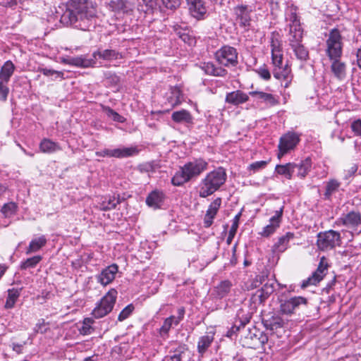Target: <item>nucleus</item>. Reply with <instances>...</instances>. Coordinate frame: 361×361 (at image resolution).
Returning <instances> with one entry per match:
<instances>
[{
  "instance_id": "69168bd1",
  "label": "nucleus",
  "mask_w": 361,
  "mask_h": 361,
  "mask_svg": "<svg viewBox=\"0 0 361 361\" xmlns=\"http://www.w3.org/2000/svg\"><path fill=\"white\" fill-rule=\"evenodd\" d=\"M42 73L44 75H47V76H50L54 74H56L59 77H62L63 75L62 72L54 71L51 69H47V68L43 69Z\"/></svg>"
},
{
  "instance_id": "c85d7f7f",
  "label": "nucleus",
  "mask_w": 361,
  "mask_h": 361,
  "mask_svg": "<svg viewBox=\"0 0 361 361\" xmlns=\"http://www.w3.org/2000/svg\"><path fill=\"white\" fill-rule=\"evenodd\" d=\"M202 69L206 74L214 76L224 77L227 73L226 70L222 68L215 67L212 63H204L202 66Z\"/></svg>"
},
{
  "instance_id": "0eeeda50",
  "label": "nucleus",
  "mask_w": 361,
  "mask_h": 361,
  "mask_svg": "<svg viewBox=\"0 0 361 361\" xmlns=\"http://www.w3.org/2000/svg\"><path fill=\"white\" fill-rule=\"evenodd\" d=\"M329 264L326 259L322 257L320 259L317 269L307 279L303 280L301 284L302 288H305L310 286H316L326 276L328 271Z\"/></svg>"
},
{
  "instance_id": "c03bdc74",
  "label": "nucleus",
  "mask_w": 361,
  "mask_h": 361,
  "mask_svg": "<svg viewBox=\"0 0 361 361\" xmlns=\"http://www.w3.org/2000/svg\"><path fill=\"white\" fill-rule=\"evenodd\" d=\"M42 259V257L40 255L30 257L21 263L20 269H27L28 268H34L40 262Z\"/></svg>"
},
{
  "instance_id": "603ef678",
  "label": "nucleus",
  "mask_w": 361,
  "mask_h": 361,
  "mask_svg": "<svg viewBox=\"0 0 361 361\" xmlns=\"http://www.w3.org/2000/svg\"><path fill=\"white\" fill-rule=\"evenodd\" d=\"M293 51L299 59L306 60L308 57V51L305 47H294Z\"/></svg>"
},
{
  "instance_id": "f3484780",
  "label": "nucleus",
  "mask_w": 361,
  "mask_h": 361,
  "mask_svg": "<svg viewBox=\"0 0 361 361\" xmlns=\"http://www.w3.org/2000/svg\"><path fill=\"white\" fill-rule=\"evenodd\" d=\"M283 214V207L280 210L276 211V214L270 219V223L265 227H264L262 232L259 234L264 237H269L273 234L277 228L279 227L281 218Z\"/></svg>"
},
{
  "instance_id": "dca6fc26",
  "label": "nucleus",
  "mask_w": 361,
  "mask_h": 361,
  "mask_svg": "<svg viewBox=\"0 0 361 361\" xmlns=\"http://www.w3.org/2000/svg\"><path fill=\"white\" fill-rule=\"evenodd\" d=\"M221 204V198H216L211 204L206 212L204 219V224L206 228H209L213 223V219L216 216Z\"/></svg>"
},
{
  "instance_id": "2eb2a0df",
  "label": "nucleus",
  "mask_w": 361,
  "mask_h": 361,
  "mask_svg": "<svg viewBox=\"0 0 361 361\" xmlns=\"http://www.w3.org/2000/svg\"><path fill=\"white\" fill-rule=\"evenodd\" d=\"M190 14L197 19H202L207 13L203 0H187Z\"/></svg>"
},
{
  "instance_id": "bb28decb",
  "label": "nucleus",
  "mask_w": 361,
  "mask_h": 361,
  "mask_svg": "<svg viewBox=\"0 0 361 361\" xmlns=\"http://www.w3.org/2000/svg\"><path fill=\"white\" fill-rule=\"evenodd\" d=\"M171 118L174 122L178 123H190L192 121L190 113L185 109L174 111L171 114Z\"/></svg>"
},
{
  "instance_id": "052dcab7",
  "label": "nucleus",
  "mask_w": 361,
  "mask_h": 361,
  "mask_svg": "<svg viewBox=\"0 0 361 361\" xmlns=\"http://www.w3.org/2000/svg\"><path fill=\"white\" fill-rule=\"evenodd\" d=\"M90 319H85L83 322L82 326L80 329V332L83 335H87L90 334Z\"/></svg>"
},
{
  "instance_id": "ea45409f",
  "label": "nucleus",
  "mask_w": 361,
  "mask_h": 361,
  "mask_svg": "<svg viewBox=\"0 0 361 361\" xmlns=\"http://www.w3.org/2000/svg\"><path fill=\"white\" fill-rule=\"evenodd\" d=\"M340 187V183L334 179L330 180L326 183V191L324 194L325 199H330L332 194L336 192Z\"/></svg>"
},
{
  "instance_id": "423d86ee",
  "label": "nucleus",
  "mask_w": 361,
  "mask_h": 361,
  "mask_svg": "<svg viewBox=\"0 0 361 361\" xmlns=\"http://www.w3.org/2000/svg\"><path fill=\"white\" fill-rule=\"evenodd\" d=\"M341 243L340 233L329 230L317 234V245L322 251L332 250Z\"/></svg>"
},
{
  "instance_id": "5701e85b",
  "label": "nucleus",
  "mask_w": 361,
  "mask_h": 361,
  "mask_svg": "<svg viewBox=\"0 0 361 361\" xmlns=\"http://www.w3.org/2000/svg\"><path fill=\"white\" fill-rule=\"evenodd\" d=\"M294 238V233L292 232H287L285 235L279 238L273 246L274 252H283L288 247L290 240Z\"/></svg>"
},
{
  "instance_id": "1a4fd4ad",
  "label": "nucleus",
  "mask_w": 361,
  "mask_h": 361,
  "mask_svg": "<svg viewBox=\"0 0 361 361\" xmlns=\"http://www.w3.org/2000/svg\"><path fill=\"white\" fill-rule=\"evenodd\" d=\"M215 57L219 63L226 66L238 63V53L233 47H221L216 51Z\"/></svg>"
},
{
  "instance_id": "6ab92c4d",
  "label": "nucleus",
  "mask_w": 361,
  "mask_h": 361,
  "mask_svg": "<svg viewBox=\"0 0 361 361\" xmlns=\"http://www.w3.org/2000/svg\"><path fill=\"white\" fill-rule=\"evenodd\" d=\"M248 99L249 97L247 94L240 90H236L228 93L225 101L226 103L237 106L246 102Z\"/></svg>"
},
{
  "instance_id": "2f4dec72",
  "label": "nucleus",
  "mask_w": 361,
  "mask_h": 361,
  "mask_svg": "<svg viewBox=\"0 0 361 361\" xmlns=\"http://www.w3.org/2000/svg\"><path fill=\"white\" fill-rule=\"evenodd\" d=\"M15 69L13 63L11 61H7L1 68L0 71V80L8 82L11 76L13 75Z\"/></svg>"
},
{
  "instance_id": "20e7f679",
  "label": "nucleus",
  "mask_w": 361,
  "mask_h": 361,
  "mask_svg": "<svg viewBox=\"0 0 361 361\" xmlns=\"http://www.w3.org/2000/svg\"><path fill=\"white\" fill-rule=\"evenodd\" d=\"M267 341V335L255 327L243 332L240 338V342L243 347L252 349L263 347Z\"/></svg>"
},
{
  "instance_id": "3c124183",
  "label": "nucleus",
  "mask_w": 361,
  "mask_h": 361,
  "mask_svg": "<svg viewBox=\"0 0 361 361\" xmlns=\"http://www.w3.org/2000/svg\"><path fill=\"white\" fill-rule=\"evenodd\" d=\"M341 37L338 30H333L329 35V37L327 40V45H335L336 44H341Z\"/></svg>"
},
{
  "instance_id": "f704fd0d",
  "label": "nucleus",
  "mask_w": 361,
  "mask_h": 361,
  "mask_svg": "<svg viewBox=\"0 0 361 361\" xmlns=\"http://www.w3.org/2000/svg\"><path fill=\"white\" fill-rule=\"evenodd\" d=\"M312 163L310 158L305 159L299 164H296L295 169L298 170V176L304 178L308 173L311 169Z\"/></svg>"
},
{
  "instance_id": "a878e982",
  "label": "nucleus",
  "mask_w": 361,
  "mask_h": 361,
  "mask_svg": "<svg viewBox=\"0 0 361 361\" xmlns=\"http://www.w3.org/2000/svg\"><path fill=\"white\" fill-rule=\"evenodd\" d=\"M47 240L44 235H40L37 238H33L27 247L25 253L29 255L30 253L36 252L42 248L47 244Z\"/></svg>"
},
{
  "instance_id": "4be33fe9",
  "label": "nucleus",
  "mask_w": 361,
  "mask_h": 361,
  "mask_svg": "<svg viewBox=\"0 0 361 361\" xmlns=\"http://www.w3.org/2000/svg\"><path fill=\"white\" fill-rule=\"evenodd\" d=\"M250 94L256 97L262 103H264L268 106H273L279 103L278 99L271 94L264 92L253 91Z\"/></svg>"
},
{
  "instance_id": "338daca9",
  "label": "nucleus",
  "mask_w": 361,
  "mask_h": 361,
  "mask_svg": "<svg viewBox=\"0 0 361 361\" xmlns=\"http://www.w3.org/2000/svg\"><path fill=\"white\" fill-rule=\"evenodd\" d=\"M178 317H175L176 319V326L178 325L180 321L183 320L185 314V308L184 307H180L178 310Z\"/></svg>"
},
{
  "instance_id": "09e8293b",
  "label": "nucleus",
  "mask_w": 361,
  "mask_h": 361,
  "mask_svg": "<svg viewBox=\"0 0 361 361\" xmlns=\"http://www.w3.org/2000/svg\"><path fill=\"white\" fill-rule=\"evenodd\" d=\"M173 324L176 325L175 317L171 316L166 318L164 320L163 325L160 328V334H167Z\"/></svg>"
},
{
  "instance_id": "7c9ffc66",
  "label": "nucleus",
  "mask_w": 361,
  "mask_h": 361,
  "mask_svg": "<svg viewBox=\"0 0 361 361\" xmlns=\"http://www.w3.org/2000/svg\"><path fill=\"white\" fill-rule=\"evenodd\" d=\"M171 95L167 98V101L171 107L179 105L183 101V94L178 87L171 88Z\"/></svg>"
},
{
  "instance_id": "a211bd4d",
  "label": "nucleus",
  "mask_w": 361,
  "mask_h": 361,
  "mask_svg": "<svg viewBox=\"0 0 361 361\" xmlns=\"http://www.w3.org/2000/svg\"><path fill=\"white\" fill-rule=\"evenodd\" d=\"M236 20L242 27H248L250 25V11L245 6H238L235 8Z\"/></svg>"
},
{
  "instance_id": "a19ab883",
  "label": "nucleus",
  "mask_w": 361,
  "mask_h": 361,
  "mask_svg": "<svg viewBox=\"0 0 361 361\" xmlns=\"http://www.w3.org/2000/svg\"><path fill=\"white\" fill-rule=\"evenodd\" d=\"M271 57L274 68L283 65V54L281 47H273L271 49Z\"/></svg>"
},
{
  "instance_id": "ddd939ff",
  "label": "nucleus",
  "mask_w": 361,
  "mask_h": 361,
  "mask_svg": "<svg viewBox=\"0 0 361 361\" xmlns=\"http://www.w3.org/2000/svg\"><path fill=\"white\" fill-rule=\"evenodd\" d=\"M118 271V267L116 264L108 266L97 276V281L103 286L111 283L114 280Z\"/></svg>"
},
{
  "instance_id": "6e6552de",
  "label": "nucleus",
  "mask_w": 361,
  "mask_h": 361,
  "mask_svg": "<svg viewBox=\"0 0 361 361\" xmlns=\"http://www.w3.org/2000/svg\"><path fill=\"white\" fill-rule=\"evenodd\" d=\"M300 141L299 135L293 132L284 134L279 140L278 157L281 159L284 154L293 150Z\"/></svg>"
},
{
  "instance_id": "aec40b11",
  "label": "nucleus",
  "mask_w": 361,
  "mask_h": 361,
  "mask_svg": "<svg viewBox=\"0 0 361 361\" xmlns=\"http://www.w3.org/2000/svg\"><path fill=\"white\" fill-rule=\"evenodd\" d=\"M164 198L165 195L163 192L154 190L149 194L146 199V203L154 209H158L163 204Z\"/></svg>"
},
{
  "instance_id": "bf43d9fd",
  "label": "nucleus",
  "mask_w": 361,
  "mask_h": 361,
  "mask_svg": "<svg viewBox=\"0 0 361 361\" xmlns=\"http://www.w3.org/2000/svg\"><path fill=\"white\" fill-rule=\"evenodd\" d=\"M162 3L166 8L173 10L179 7L180 0H162Z\"/></svg>"
},
{
  "instance_id": "8fccbe9b",
  "label": "nucleus",
  "mask_w": 361,
  "mask_h": 361,
  "mask_svg": "<svg viewBox=\"0 0 361 361\" xmlns=\"http://www.w3.org/2000/svg\"><path fill=\"white\" fill-rule=\"evenodd\" d=\"M250 322L248 318H245L244 320L236 321L235 324L231 327V329L227 332V336L231 337L233 334L240 331L241 327H244L246 324Z\"/></svg>"
},
{
  "instance_id": "5fc2aeb1",
  "label": "nucleus",
  "mask_w": 361,
  "mask_h": 361,
  "mask_svg": "<svg viewBox=\"0 0 361 361\" xmlns=\"http://www.w3.org/2000/svg\"><path fill=\"white\" fill-rule=\"evenodd\" d=\"M268 164L267 161H258L252 163L248 166V170L252 171L254 173L259 171L260 169H264Z\"/></svg>"
},
{
  "instance_id": "7ed1b4c3",
  "label": "nucleus",
  "mask_w": 361,
  "mask_h": 361,
  "mask_svg": "<svg viewBox=\"0 0 361 361\" xmlns=\"http://www.w3.org/2000/svg\"><path fill=\"white\" fill-rule=\"evenodd\" d=\"M208 164L203 159H196L185 164L171 179L173 185L180 186L200 176L207 169Z\"/></svg>"
},
{
  "instance_id": "680f3d73",
  "label": "nucleus",
  "mask_w": 361,
  "mask_h": 361,
  "mask_svg": "<svg viewBox=\"0 0 361 361\" xmlns=\"http://www.w3.org/2000/svg\"><path fill=\"white\" fill-rule=\"evenodd\" d=\"M351 128L355 135L361 136V120L357 119L353 121L351 124Z\"/></svg>"
},
{
  "instance_id": "f257e3e1",
  "label": "nucleus",
  "mask_w": 361,
  "mask_h": 361,
  "mask_svg": "<svg viewBox=\"0 0 361 361\" xmlns=\"http://www.w3.org/2000/svg\"><path fill=\"white\" fill-rule=\"evenodd\" d=\"M95 13L96 10L92 2L87 0H70L61 17V22L85 30L90 27V21Z\"/></svg>"
},
{
  "instance_id": "6e6d98bb",
  "label": "nucleus",
  "mask_w": 361,
  "mask_h": 361,
  "mask_svg": "<svg viewBox=\"0 0 361 361\" xmlns=\"http://www.w3.org/2000/svg\"><path fill=\"white\" fill-rule=\"evenodd\" d=\"M48 325V323H46L44 319H42L36 324L34 331L35 333L44 334L49 329Z\"/></svg>"
},
{
  "instance_id": "412c9836",
  "label": "nucleus",
  "mask_w": 361,
  "mask_h": 361,
  "mask_svg": "<svg viewBox=\"0 0 361 361\" xmlns=\"http://www.w3.org/2000/svg\"><path fill=\"white\" fill-rule=\"evenodd\" d=\"M62 62L66 64H70L82 68H87L92 66L94 63V61L93 59H86L85 56H82L63 59Z\"/></svg>"
},
{
  "instance_id": "79ce46f5",
  "label": "nucleus",
  "mask_w": 361,
  "mask_h": 361,
  "mask_svg": "<svg viewBox=\"0 0 361 361\" xmlns=\"http://www.w3.org/2000/svg\"><path fill=\"white\" fill-rule=\"evenodd\" d=\"M326 53L331 62L340 61V58L342 55V47H327Z\"/></svg>"
},
{
  "instance_id": "864d4df0",
  "label": "nucleus",
  "mask_w": 361,
  "mask_h": 361,
  "mask_svg": "<svg viewBox=\"0 0 361 361\" xmlns=\"http://www.w3.org/2000/svg\"><path fill=\"white\" fill-rule=\"evenodd\" d=\"M134 310V307L133 305H128L126 306L118 314V319L120 322H122L127 319L133 312Z\"/></svg>"
},
{
  "instance_id": "e433bc0d",
  "label": "nucleus",
  "mask_w": 361,
  "mask_h": 361,
  "mask_svg": "<svg viewBox=\"0 0 361 361\" xmlns=\"http://www.w3.org/2000/svg\"><path fill=\"white\" fill-rule=\"evenodd\" d=\"M274 283L273 281L267 282L262 286L261 290L257 291V293H259L258 296L260 302H263L266 298H267L274 291Z\"/></svg>"
},
{
  "instance_id": "9d476101",
  "label": "nucleus",
  "mask_w": 361,
  "mask_h": 361,
  "mask_svg": "<svg viewBox=\"0 0 361 361\" xmlns=\"http://www.w3.org/2000/svg\"><path fill=\"white\" fill-rule=\"evenodd\" d=\"M136 147H122L116 149H104L101 151L97 152L96 154L98 157H108L115 158H125L133 156L137 153Z\"/></svg>"
},
{
  "instance_id": "4468645a",
  "label": "nucleus",
  "mask_w": 361,
  "mask_h": 361,
  "mask_svg": "<svg viewBox=\"0 0 361 361\" xmlns=\"http://www.w3.org/2000/svg\"><path fill=\"white\" fill-rule=\"evenodd\" d=\"M273 75L276 79L283 80L284 84L282 83V85L285 88L289 86L293 78L290 68L287 63L275 67L273 70Z\"/></svg>"
},
{
  "instance_id": "b1692460",
  "label": "nucleus",
  "mask_w": 361,
  "mask_h": 361,
  "mask_svg": "<svg viewBox=\"0 0 361 361\" xmlns=\"http://www.w3.org/2000/svg\"><path fill=\"white\" fill-rule=\"evenodd\" d=\"M340 220L343 225L349 228H354L361 224V215L358 212H350Z\"/></svg>"
},
{
  "instance_id": "c9c22d12",
  "label": "nucleus",
  "mask_w": 361,
  "mask_h": 361,
  "mask_svg": "<svg viewBox=\"0 0 361 361\" xmlns=\"http://www.w3.org/2000/svg\"><path fill=\"white\" fill-rule=\"evenodd\" d=\"M121 202L119 197H110L108 200H104L98 206L102 211H108L116 208V205Z\"/></svg>"
},
{
  "instance_id": "f8f14e48",
  "label": "nucleus",
  "mask_w": 361,
  "mask_h": 361,
  "mask_svg": "<svg viewBox=\"0 0 361 361\" xmlns=\"http://www.w3.org/2000/svg\"><path fill=\"white\" fill-rule=\"evenodd\" d=\"M307 300L302 296L293 297L289 300L282 301L280 310L283 314H290L301 305H307Z\"/></svg>"
},
{
  "instance_id": "49530a36",
  "label": "nucleus",
  "mask_w": 361,
  "mask_h": 361,
  "mask_svg": "<svg viewBox=\"0 0 361 361\" xmlns=\"http://www.w3.org/2000/svg\"><path fill=\"white\" fill-rule=\"evenodd\" d=\"M240 216V213L235 215L233 220V224L230 228V231L228 233V236L226 240V242L228 244H230L231 243V241L233 240V239L236 233L237 229L238 228Z\"/></svg>"
},
{
  "instance_id": "72a5a7b5",
  "label": "nucleus",
  "mask_w": 361,
  "mask_h": 361,
  "mask_svg": "<svg viewBox=\"0 0 361 361\" xmlns=\"http://www.w3.org/2000/svg\"><path fill=\"white\" fill-rule=\"evenodd\" d=\"M39 149L43 153H53L59 149V145L49 139H44L39 145Z\"/></svg>"
},
{
  "instance_id": "4d7b16f0",
  "label": "nucleus",
  "mask_w": 361,
  "mask_h": 361,
  "mask_svg": "<svg viewBox=\"0 0 361 361\" xmlns=\"http://www.w3.org/2000/svg\"><path fill=\"white\" fill-rule=\"evenodd\" d=\"M7 83L8 82L0 80V99L1 101H6L7 99L9 92Z\"/></svg>"
},
{
  "instance_id": "39448f33",
  "label": "nucleus",
  "mask_w": 361,
  "mask_h": 361,
  "mask_svg": "<svg viewBox=\"0 0 361 361\" xmlns=\"http://www.w3.org/2000/svg\"><path fill=\"white\" fill-rule=\"evenodd\" d=\"M117 294L116 289L109 290L92 310V316L96 319H100L111 312L117 298Z\"/></svg>"
},
{
  "instance_id": "4c0bfd02",
  "label": "nucleus",
  "mask_w": 361,
  "mask_h": 361,
  "mask_svg": "<svg viewBox=\"0 0 361 361\" xmlns=\"http://www.w3.org/2000/svg\"><path fill=\"white\" fill-rule=\"evenodd\" d=\"M99 56V59L104 60H112L121 57V54L112 49H105L104 51H99L97 53H94V57L97 58Z\"/></svg>"
},
{
  "instance_id": "e2e57ef3",
  "label": "nucleus",
  "mask_w": 361,
  "mask_h": 361,
  "mask_svg": "<svg viewBox=\"0 0 361 361\" xmlns=\"http://www.w3.org/2000/svg\"><path fill=\"white\" fill-rule=\"evenodd\" d=\"M110 6L113 10H121L125 6V2L123 0H113L110 3Z\"/></svg>"
},
{
  "instance_id": "58836bf2",
  "label": "nucleus",
  "mask_w": 361,
  "mask_h": 361,
  "mask_svg": "<svg viewBox=\"0 0 361 361\" xmlns=\"http://www.w3.org/2000/svg\"><path fill=\"white\" fill-rule=\"evenodd\" d=\"M20 295V290L18 289L12 288L8 290V297L5 304V308L11 309L13 307L16 300Z\"/></svg>"
},
{
  "instance_id": "f03ea898",
  "label": "nucleus",
  "mask_w": 361,
  "mask_h": 361,
  "mask_svg": "<svg viewBox=\"0 0 361 361\" xmlns=\"http://www.w3.org/2000/svg\"><path fill=\"white\" fill-rule=\"evenodd\" d=\"M227 175L222 167H219L208 173L199 185V196L207 197L217 191L226 182Z\"/></svg>"
},
{
  "instance_id": "473e14b6",
  "label": "nucleus",
  "mask_w": 361,
  "mask_h": 361,
  "mask_svg": "<svg viewBox=\"0 0 361 361\" xmlns=\"http://www.w3.org/2000/svg\"><path fill=\"white\" fill-rule=\"evenodd\" d=\"M176 34L178 35L176 43L178 44L183 43L187 44L188 45H192L193 44L197 43L195 38L191 35H190V33L188 32H186L185 30L178 31Z\"/></svg>"
},
{
  "instance_id": "0e129e2a",
  "label": "nucleus",
  "mask_w": 361,
  "mask_h": 361,
  "mask_svg": "<svg viewBox=\"0 0 361 361\" xmlns=\"http://www.w3.org/2000/svg\"><path fill=\"white\" fill-rule=\"evenodd\" d=\"M143 4L147 8L146 11H152L157 7V0H142Z\"/></svg>"
},
{
  "instance_id": "cd10ccee",
  "label": "nucleus",
  "mask_w": 361,
  "mask_h": 361,
  "mask_svg": "<svg viewBox=\"0 0 361 361\" xmlns=\"http://www.w3.org/2000/svg\"><path fill=\"white\" fill-rule=\"evenodd\" d=\"M214 341V334H207L201 336L197 343V351L202 357Z\"/></svg>"
},
{
  "instance_id": "a18cd8bd",
  "label": "nucleus",
  "mask_w": 361,
  "mask_h": 361,
  "mask_svg": "<svg viewBox=\"0 0 361 361\" xmlns=\"http://www.w3.org/2000/svg\"><path fill=\"white\" fill-rule=\"evenodd\" d=\"M103 111L105 113V114L112 119L114 121H117L119 123H123L125 121V118L118 114L117 112H116L114 110L111 109L109 106H103Z\"/></svg>"
},
{
  "instance_id": "393cba45",
  "label": "nucleus",
  "mask_w": 361,
  "mask_h": 361,
  "mask_svg": "<svg viewBox=\"0 0 361 361\" xmlns=\"http://www.w3.org/2000/svg\"><path fill=\"white\" fill-rule=\"evenodd\" d=\"M331 70L334 75L339 80H343L346 76V65L341 60L331 62Z\"/></svg>"
},
{
  "instance_id": "37998d69",
  "label": "nucleus",
  "mask_w": 361,
  "mask_h": 361,
  "mask_svg": "<svg viewBox=\"0 0 361 361\" xmlns=\"http://www.w3.org/2000/svg\"><path fill=\"white\" fill-rule=\"evenodd\" d=\"M231 283L229 281H221L216 288V293L221 298L225 297L230 291Z\"/></svg>"
},
{
  "instance_id": "774afa93",
  "label": "nucleus",
  "mask_w": 361,
  "mask_h": 361,
  "mask_svg": "<svg viewBox=\"0 0 361 361\" xmlns=\"http://www.w3.org/2000/svg\"><path fill=\"white\" fill-rule=\"evenodd\" d=\"M181 358H182L181 353L179 352L178 353H175L174 355H173L171 356L166 357L165 360L166 361H180Z\"/></svg>"
},
{
  "instance_id": "13d9d810",
  "label": "nucleus",
  "mask_w": 361,
  "mask_h": 361,
  "mask_svg": "<svg viewBox=\"0 0 361 361\" xmlns=\"http://www.w3.org/2000/svg\"><path fill=\"white\" fill-rule=\"evenodd\" d=\"M255 72L259 75V77L265 80H269L271 78V73L269 69L265 66H261Z\"/></svg>"
},
{
  "instance_id": "de8ad7c7",
  "label": "nucleus",
  "mask_w": 361,
  "mask_h": 361,
  "mask_svg": "<svg viewBox=\"0 0 361 361\" xmlns=\"http://www.w3.org/2000/svg\"><path fill=\"white\" fill-rule=\"evenodd\" d=\"M17 205L14 202L4 204L1 209V212L5 217H10L16 212Z\"/></svg>"
},
{
  "instance_id": "c756f323",
  "label": "nucleus",
  "mask_w": 361,
  "mask_h": 361,
  "mask_svg": "<svg viewBox=\"0 0 361 361\" xmlns=\"http://www.w3.org/2000/svg\"><path fill=\"white\" fill-rule=\"evenodd\" d=\"M296 164L288 163L284 165H276V171L280 175L284 176L287 179L292 178L293 173L295 171Z\"/></svg>"
},
{
  "instance_id": "9b49d317",
  "label": "nucleus",
  "mask_w": 361,
  "mask_h": 361,
  "mask_svg": "<svg viewBox=\"0 0 361 361\" xmlns=\"http://www.w3.org/2000/svg\"><path fill=\"white\" fill-rule=\"evenodd\" d=\"M287 20L290 22L289 40L291 42L299 43L302 38L303 30L296 13L291 12L287 17Z\"/></svg>"
}]
</instances>
